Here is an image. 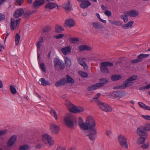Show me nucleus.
Masks as SVG:
<instances>
[{
    "label": "nucleus",
    "mask_w": 150,
    "mask_h": 150,
    "mask_svg": "<svg viewBox=\"0 0 150 150\" xmlns=\"http://www.w3.org/2000/svg\"><path fill=\"white\" fill-rule=\"evenodd\" d=\"M78 123L80 127L84 130L85 133H88L87 136L92 141H94L95 136L97 134V130L95 122L93 118L91 116L88 117L86 122H84L82 119L79 117Z\"/></svg>",
    "instance_id": "obj_1"
},
{
    "label": "nucleus",
    "mask_w": 150,
    "mask_h": 150,
    "mask_svg": "<svg viewBox=\"0 0 150 150\" xmlns=\"http://www.w3.org/2000/svg\"><path fill=\"white\" fill-rule=\"evenodd\" d=\"M64 122L65 125L68 127L71 128L74 125V123L76 122V119L71 115L69 114L64 118Z\"/></svg>",
    "instance_id": "obj_2"
},
{
    "label": "nucleus",
    "mask_w": 150,
    "mask_h": 150,
    "mask_svg": "<svg viewBox=\"0 0 150 150\" xmlns=\"http://www.w3.org/2000/svg\"><path fill=\"white\" fill-rule=\"evenodd\" d=\"M42 140L46 145L50 147L54 145V143L52 137L46 134L42 135Z\"/></svg>",
    "instance_id": "obj_3"
},
{
    "label": "nucleus",
    "mask_w": 150,
    "mask_h": 150,
    "mask_svg": "<svg viewBox=\"0 0 150 150\" xmlns=\"http://www.w3.org/2000/svg\"><path fill=\"white\" fill-rule=\"evenodd\" d=\"M113 65V63L108 62H101L100 67L101 72L103 73H109V70L107 67H112Z\"/></svg>",
    "instance_id": "obj_4"
},
{
    "label": "nucleus",
    "mask_w": 150,
    "mask_h": 150,
    "mask_svg": "<svg viewBox=\"0 0 150 150\" xmlns=\"http://www.w3.org/2000/svg\"><path fill=\"white\" fill-rule=\"evenodd\" d=\"M118 140L120 146L122 148L126 149H128L127 139L126 137L120 135L118 137Z\"/></svg>",
    "instance_id": "obj_5"
},
{
    "label": "nucleus",
    "mask_w": 150,
    "mask_h": 150,
    "mask_svg": "<svg viewBox=\"0 0 150 150\" xmlns=\"http://www.w3.org/2000/svg\"><path fill=\"white\" fill-rule=\"evenodd\" d=\"M137 78L136 76H133L124 81L122 84L124 88L132 85L134 83L133 81L136 80Z\"/></svg>",
    "instance_id": "obj_6"
},
{
    "label": "nucleus",
    "mask_w": 150,
    "mask_h": 150,
    "mask_svg": "<svg viewBox=\"0 0 150 150\" xmlns=\"http://www.w3.org/2000/svg\"><path fill=\"white\" fill-rule=\"evenodd\" d=\"M54 63L55 69L58 70L59 68L60 70H63L65 67V65L63 63H62L60 60L57 58H55L54 59Z\"/></svg>",
    "instance_id": "obj_7"
},
{
    "label": "nucleus",
    "mask_w": 150,
    "mask_h": 150,
    "mask_svg": "<svg viewBox=\"0 0 150 150\" xmlns=\"http://www.w3.org/2000/svg\"><path fill=\"white\" fill-rule=\"evenodd\" d=\"M97 105L102 110L105 112H110L112 111L110 106L106 103L101 102Z\"/></svg>",
    "instance_id": "obj_8"
},
{
    "label": "nucleus",
    "mask_w": 150,
    "mask_h": 150,
    "mask_svg": "<svg viewBox=\"0 0 150 150\" xmlns=\"http://www.w3.org/2000/svg\"><path fill=\"white\" fill-rule=\"evenodd\" d=\"M144 128L143 126H140L138 128L137 132L139 136L147 137L148 132Z\"/></svg>",
    "instance_id": "obj_9"
},
{
    "label": "nucleus",
    "mask_w": 150,
    "mask_h": 150,
    "mask_svg": "<svg viewBox=\"0 0 150 150\" xmlns=\"http://www.w3.org/2000/svg\"><path fill=\"white\" fill-rule=\"evenodd\" d=\"M126 95L125 92L124 91H117L114 92L112 96L114 97V99L118 100L120 98L124 97Z\"/></svg>",
    "instance_id": "obj_10"
},
{
    "label": "nucleus",
    "mask_w": 150,
    "mask_h": 150,
    "mask_svg": "<svg viewBox=\"0 0 150 150\" xmlns=\"http://www.w3.org/2000/svg\"><path fill=\"white\" fill-rule=\"evenodd\" d=\"M149 56V54H141L138 55L137 57V59L133 60L130 61L132 64H135L142 62L143 61V59L148 57Z\"/></svg>",
    "instance_id": "obj_11"
},
{
    "label": "nucleus",
    "mask_w": 150,
    "mask_h": 150,
    "mask_svg": "<svg viewBox=\"0 0 150 150\" xmlns=\"http://www.w3.org/2000/svg\"><path fill=\"white\" fill-rule=\"evenodd\" d=\"M45 2V0H35L33 3V7L35 9H37L44 5Z\"/></svg>",
    "instance_id": "obj_12"
},
{
    "label": "nucleus",
    "mask_w": 150,
    "mask_h": 150,
    "mask_svg": "<svg viewBox=\"0 0 150 150\" xmlns=\"http://www.w3.org/2000/svg\"><path fill=\"white\" fill-rule=\"evenodd\" d=\"M77 59L79 63L83 67L85 70H87L88 67L86 62V59L85 58L78 57Z\"/></svg>",
    "instance_id": "obj_13"
},
{
    "label": "nucleus",
    "mask_w": 150,
    "mask_h": 150,
    "mask_svg": "<svg viewBox=\"0 0 150 150\" xmlns=\"http://www.w3.org/2000/svg\"><path fill=\"white\" fill-rule=\"evenodd\" d=\"M75 22L74 20L71 18L67 19L65 21L64 25V27L71 28L74 26Z\"/></svg>",
    "instance_id": "obj_14"
},
{
    "label": "nucleus",
    "mask_w": 150,
    "mask_h": 150,
    "mask_svg": "<svg viewBox=\"0 0 150 150\" xmlns=\"http://www.w3.org/2000/svg\"><path fill=\"white\" fill-rule=\"evenodd\" d=\"M50 129L52 134H56L58 133L59 129V127L58 126L53 123L50 124Z\"/></svg>",
    "instance_id": "obj_15"
},
{
    "label": "nucleus",
    "mask_w": 150,
    "mask_h": 150,
    "mask_svg": "<svg viewBox=\"0 0 150 150\" xmlns=\"http://www.w3.org/2000/svg\"><path fill=\"white\" fill-rule=\"evenodd\" d=\"M65 105L69 111L71 112H73L75 106L70 101L67 100L65 102Z\"/></svg>",
    "instance_id": "obj_16"
},
{
    "label": "nucleus",
    "mask_w": 150,
    "mask_h": 150,
    "mask_svg": "<svg viewBox=\"0 0 150 150\" xmlns=\"http://www.w3.org/2000/svg\"><path fill=\"white\" fill-rule=\"evenodd\" d=\"M24 12V11L23 9L20 8L16 10L14 12L13 16L14 18H17L22 15Z\"/></svg>",
    "instance_id": "obj_17"
},
{
    "label": "nucleus",
    "mask_w": 150,
    "mask_h": 150,
    "mask_svg": "<svg viewBox=\"0 0 150 150\" xmlns=\"http://www.w3.org/2000/svg\"><path fill=\"white\" fill-rule=\"evenodd\" d=\"M124 13L131 17H135L138 16V12L135 10H132L129 11H126Z\"/></svg>",
    "instance_id": "obj_18"
},
{
    "label": "nucleus",
    "mask_w": 150,
    "mask_h": 150,
    "mask_svg": "<svg viewBox=\"0 0 150 150\" xmlns=\"http://www.w3.org/2000/svg\"><path fill=\"white\" fill-rule=\"evenodd\" d=\"M17 139V136L13 135L11 137L7 142V146L8 147L12 146L15 143Z\"/></svg>",
    "instance_id": "obj_19"
},
{
    "label": "nucleus",
    "mask_w": 150,
    "mask_h": 150,
    "mask_svg": "<svg viewBox=\"0 0 150 150\" xmlns=\"http://www.w3.org/2000/svg\"><path fill=\"white\" fill-rule=\"evenodd\" d=\"M58 7V5L55 3L49 2L45 6V8L47 9L51 10L55 8L56 6Z\"/></svg>",
    "instance_id": "obj_20"
},
{
    "label": "nucleus",
    "mask_w": 150,
    "mask_h": 150,
    "mask_svg": "<svg viewBox=\"0 0 150 150\" xmlns=\"http://www.w3.org/2000/svg\"><path fill=\"white\" fill-rule=\"evenodd\" d=\"M62 7L67 11H69L71 9L72 6L69 0L68 2H65L63 5Z\"/></svg>",
    "instance_id": "obj_21"
},
{
    "label": "nucleus",
    "mask_w": 150,
    "mask_h": 150,
    "mask_svg": "<svg viewBox=\"0 0 150 150\" xmlns=\"http://www.w3.org/2000/svg\"><path fill=\"white\" fill-rule=\"evenodd\" d=\"M91 5V3L88 0H84L80 4V6L83 8H86Z\"/></svg>",
    "instance_id": "obj_22"
},
{
    "label": "nucleus",
    "mask_w": 150,
    "mask_h": 150,
    "mask_svg": "<svg viewBox=\"0 0 150 150\" xmlns=\"http://www.w3.org/2000/svg\"><path fill=\"white\" fill-rule=\"evenodd\" d=\"M39 83L43 86L50 85L51 84L50 82L45 79L44 78H41L39 80Z\"/></svg>",
    "instance_id": "obj_23"
},
{
    "label": "nucleus",
    "mask_w": 150,
    "mask_h": 150,
    "mask_svg": "<svg viewBox=\"0 0 150 150\" xmlns=\"http://www.w3.org/2000/svg\"><path fill=\"white\" fill-rule=\"evenodd\" d=\"M78 49L80 51H83L85 50L90 51L92 49V48L91 47L86 45H81L79 47Z\"/></svg>",
    "instance_id": "obj_24"
},
{
    "label": "nucleus",
    "mask_w": 150,
    "mask_h": 150,
    "mask_svg": "<svg viewBox=\"0 0 150 150\" xmlns=\"http://www.w3.org/2000/svg\"><path fill=\"white\" fill-rule=\"evenodd\" d=\"M61 51L64 55H66L71 52V48L70 47H67L62 48Z\"/></svg>",
    "instance_id": "obj_25"
},
{
    "label": "nucleus",
    "mask_w": 150,
    "mask_h": 150,
    "mask_svg": "<svg viewBox=\"0 0 150 150\" xmlns=\"http://www.w3.org/2000/svg\"><path fill=\"white\" fill-rule=\"evenodd\" d=\"M99 81V83H97L99 88L103 86L108 82V80L105 78H102L100 79Z\"/></svg>",
    "instance_id": "obj_26"
},
{
    "label": "nucleus",
    "mask_w": 150,
    "mask_h": 150,
    "mask_svg": "<svg viewBox=\"0 0 150 150\" xmlns=\"http://www.w3.org/2000/svg\"><path fill=\"white\" fill-rule=\"evenodd\" d=\"M134 23V21H129L127 23L122 25V27L124 29H129L132 27V25Z\"/></svg>",
    "instance_id": "obj_27"
},
{
    "label": "nucleus",
    "mask_w": 150,
    "mask_h": 150,
    "mask_svg": "<svg viewBox=\"0 0 150 150\" xmlns=\"http://www.w3.org/2000/svg\"><path fill=\"white\" fill-rule=\"evenodd\" d=\"M64 79L65 81V84L67 83H74L75 82L74 80L72 79L68 74L66 76V78H64Z\"/></svg>",
    "instance_id": "obj_28"
},
{
    "label": "nucleus",
    "mask_w": 150,
    "mask_h": 150,
    "mask_svg": "<svg viewBox=\"0 0 150 150\" xmlns=\"http://www.w3.org/2000/svg\"><path fill=\"white\" fill-rule=\"evenodd\" d=\"M64 78L60 80L57 81L55 84V86L56 87H59L62 86L66 84Z\"/></svg>",
    "instance_id": "obj_29"
},
{
    "label": "nucleus",
    "mask_w": 150,
    "mask_h": 150,
    "mask_svg": "<svg viewBox=\"0 0 150 150\" xmlns=\"http://www.w3.org/2000/svg\"><path fill=\"white\" fill-rule=\"evenodd\" d=\"M92 25L93 27L95 29H102L104 27L103 26L97 22L93 23Z\"/></svg>",
    "instance_id": "obj_30"
},
{
    "label": "nucleus",
    "mask_w": 150,
    "mask_h": 150,
    "mask_svg": "<svg viewBox=\"0 0 150 150\" xmlns=\"http://www.w3.org/2000/svg\"><path fill=\"white\" fill-rule=\"evenodd\" d=\"M139 137L138 138L137 141V143L139 144H143L145 142L146 140V138L147 137H144V136H139Z\"/></svg>",
    "instance_id": "obj_31"
},
{
    "label": "nucleus",
    "mask_w": 150,
    "mask_h": 150,
    "mask_svg": "<svg viewBox=\"0 0 150 150\" xmlns=\"http://www.w3.org/2000/svg\"><path fill=\"white\" fill-rule=\"evenodd\" d=\"M98 88L99 87L98 84L96 83L88 86L87 88V90L88 91H90L95 90Z\"/></svg>",
    "instance_id": "obj_32"
},
{
    "label": "nucleus",
    "mask_w": 150,
    "mask_h": 150,
    "mask_svg": "<svg viewBox=\"0 0 150 150\" xmlns=\"http://www.w3.org/2000/svg\"><path fill=\"white\" fill-rule=\"evenodd\" d=\"M100 94L99 93H98L97 94L95 97H94L93 98V100L96 103V104L97 105L98 104L100 103L101 101H100L99 100V98H100Z\"/></svg>",
    "instance_id": "obj_33"
},
{
    "label": "nucleus",
    "mask_w": 150,
    "mask_h": 150,
    "mask_svg": "<svg viewBox=\"0 0 150 150\" xmlns=\"http://www.w3.org/2000/svg\"><path fill=\"white\" fill-rule=\"evenodd\" d=\"M55 30L57 33H60L64 31V29L62 26L56 25L55 26Z\"/></svg>",
    "instance_id": "obj_34"
},
{
    "label": "nucleus",
    "mask_w": 150,
    "mask_h": 150,
    "mask_svg": "<svg viewBox=\"0 0 150 150\" xmlns=\"http://www.w3.org/2000/svg\"><path fill=\"white\" fill-rule=\"evenodd\" d=\"M121 76L119 75H113L111 76L112 80L113 81H115L118 80L121 78Z\"/></svg>",
    "instance_id": "obj_35"
},
{
    "label": "nucleus",
    "mask_w": 150,
    "mask_h": 150,
    "mask_svg": "<svg viewBox=\"0 0 150 150\" xmlns=\"http://www.w3.org/2000/svg\"><path fill=\"white\" fill-rule=\"evenodd\" d=\"M30 148L28 144H24L20 146L18 148V150H28Z\"/></svg>",
    "instance_id": "obj_36"
},
{
    "label": "nucleus",
    "mask_w": 150,
    "mask_h": 150,
    "mask_svg": "<svg viewBox=\"0 0 150 150\" xmlns=\"http://www.w3.org/2000/svg\"><path fill=\"white\" fill-rule=\"evenodd\" d=\"M64 61L65 64L67 66L69 67L71 66V62L69 58L67 57H65L64 58Z\"/></svg>",
    "instance_id": "obj_37"
},
{
    "label": "nucleus",
    "mask_w": 150,
    "mask_h": 150,
    "mask_svg": "<svg viewBox=\"0 0 150 150\" xmlns=\"http://www.w3.org/2000/svg\"><path fill=\"white\" fill-rule=\"evenodd\" d=\"M84 110L83 108L82 107H80L77 108L75 106L73 113H76L82 112L84 111Z\"/></svg>",
    "instance_id": "obj_38"
},
{
    "label": "nucleus",
    "mask_w": 150,
    "mask_h": 150,
    "mask_svg": "<svg viewBox=\"0 0 150 150\" xmlns=\"http://www.w3.org/2000/svg\"><path fill=\"white\" fill-rule=\"evenodd\" d=\"M9 89L11 93L12 94H15L17 93V91L14 85L10 86Z\"/></svg>",
    "instance_id": "obj_39"
},
{
    "label": "nucleus",
    "mask_w": 150,
    "mask_h": 150,
    "mask_svg": "<svg viewBox=\"0 0 150 150\" xmlns=\"http://www.w3.org/2000/svg\"><path fill=\"white\" fill-rule=\"evenodd\" d=\"M21 36L18 33H16L15 36V42L16 44L18 45Z\"/></svg>",
    "instance_id": "obj_40"
},
{
    "label": "nucleus",
    "mask_w": 150,
    "mask_h": 150,
    "mask_svg": "<svg viewBox=\"0 0 150 150\" xmlns=\"http://www.w3.org/2000/svg\"><path fill=\"white\" fill-rule=\"evenodd\" d=\"M15 20L13 18H11V30H13L14 29L15 27L14 24L15 23Z\"/></svg>",
    "instance_id": "obj_41"
},
{
    "label": "nucleus",
    "mask_w": 150,
    "mask_h": 150,
    "mask_svg": "<svg viewBox=\"0 0 150 150\" xmlns=\"http://www.w3.org/2000/svg\"><path fill=\"white\" fill-rule=\"evenodd\" d=\"M120 18L123 20L125 23L127 22L128 20L127 16L125 15H122L120 16Z\"/></svg>",
    "instance_id": "obj_42"
},
{
    "label": "nucleus",
    "mask_w": 150,
    "mask_h": 150,
    "mask_svg": "<svg viewBox=\"0 0 150 150\" xmlns=\"http://www.w3.org/2000/svg\"><path fill=\"white\" fill-rule=\"evenodd\" d=\"M51 27L49 26H45L43 29V31L44 32H48L51 30Z\"/></svg>",
    "instance_id": "obj_43"
},
{
    "label": "nucleus",
    "mask_w": 150,
    "mask_h": 150,
    "mask_svg": "<svg viewBox=\"0 0 150 150\" xmlns=\"http://www.w3.org/2000/svg\"><path fill=\"white\" fill-rule=\"evenodd\" d=\"M79 74L81 77L84 78L87 77L88 76V74L87 73L82 71L79 72Z\"/></svg>",
    "instance_id": "obj_44"
},
{
    "label": "nucleus",
    "mask_w": 150,
    "mask_h": 150,
    "mask_svg": "<svg viewBox=\"0 0 150 150\" xmlns=\"http://www.w3.org/2000/svg\"><path fill=\"white\" fill-rule=\"evenodd\" d=\"M143 127L146 132L148 131H150V124H146Z\"/></svg>",
    "instance_id": "obj_45"
},
{
    "label": "nucleus",
    "mask_w": 150,
    "mask_h": 150,
    "mask_svg": "<svg viewBox=\"0 0 150 150\" xmlns=\"http://www.w3.org/2000/svg\"><path fill=\"white\" fill-rule=\"evenodd\" d=\"M70 40L72 42V43H75L76 42L79 41V39L76 38H72L70 39Z\"/></svg>",
    "instance_id": "obj_46"
},
{
    "label": "nucleus",
    "mask_w": 150,
    "mask_h": 150,
    "mask_svg": "<svg viewBox=\"0 0 150 150\" xmlns=\"http://www.w3.org/2000/svg\"><path fill=\"white\" fill-rule=\"evenodd\" d=\"M40 66L42 71L44 72H46V70L45 64L44 63H41L40 64Z\"/></svg>",
    "instance_id": "obj_47"
},
{
    "label": "nucleus",
    "mask_w": 150,
    "mask_h": 150,
    "mask_svg": "<svg viewBox=\"0 0 150 150\" xmlns=\"http://www.w3.org/2000/svg\"><path fill=\"white\" fill-rule=\"evenodd\" d=\"M113 88L116 89H124L122 84L119 85L115 86L113 87Z\"/></svg>",
    "instance_id": "obj_48"
},
{
    "label": "nucleus",
    "mask_w": 150,
    "mask_h": 150,
    "mask_svg": "<svg viewBox=\"0 0 150 150\" xmlns=\"http://www.w3.org/2000/svg\"><path fill=\"white\" fill-rule=\"evenodd\" d=\"M104 13L106 16L108 17L111 16L112 14L111 12L108 10L105 11L104 12Z\"/></svg>",
    "instance_id": "obj_49"
},
{
    "label": "nucleus",
    "mask_w": 150,
    "mask_h": 150,
    "mask_svg": "<svg viewBox=\"0 0 150 150\" xmlns=\"http://www.w3.org/2000/svg\"><path fill=\"white\" fill-rule=\"evenodd\" d=\"M149 146V143L148 142H146V144H144L142 145V147L144 149H147Z\"/></svg>",
    "instance_id": "obj_50"
},
{
    "label": "nucleus",
    "mask_w": 150,
    "mask_h": 150,
    "mask_svg": "<svg viewBox=\"0 0 150 150\" xmlns=\"http://www.w3.org/2000/svg\"><path fill=\"white\" fill-rule=\"evenodd\" d=\"M31 14L30 12L27 11L25 12L24 15L25 17L27 18Z\"/></svg>",
    "instance_id": "obj_51"
},
{
    "label": "nucleus",
    "mask_w": 150,
    "mask_h": 150,
    "mask_svg": "<svg viewBox=\"0 0 150 150\" xmlns=\"http://www.w3.org/2000/svg\"><path fill=\"white\" fill-rule=\"evenodd\" d=\"M16 4L20 5L23 2V0H15Z\"/></svg>",
    "instance_id": "obj_52"
},
{
    "label": "nucleus",
    "mask_w": 150,
    "mask_h": 150,
    "mask_svg": "<svg viewBox=\"0 0 150 150\" xmlns=\"http://www.w3.org/2000/svg\"><path fill=\"white\" fill-rule=\"evenodd\" d=\"M122 23L120 21H115L114 25H115V26H119L122 25Z\"/></svg>",
    "instance_id": "obj_53"
},
{
    "label": "nucleus",
    "mask_w": 150,
    "mask_h": 150,
    "mask_svg": "<svg viewBox=\"0 0 150 150\" xmlns=\"http://www.w3.org/2000/svg\"><path fill=\"white\" fill-rule=\"evenodd\" d=\"M64 36V35L62 34H59L55 36L54 37L56 39H59L62 38Z\"/></svg>",
    "instance_id": "obj_54"
},
{
    "label": "nucleus",
    "mask_w": 150,
    "mask_h": 150,
    "mask_svg": "<svg viewBox=\"0 0 150 150\" xmlns=\"http://www.w3.org/2000/svg\"><path fill=\"white\" fill-rule=\"evenodd\" d=\"M7 132V130L6 129H4L3 130L0 131V136H2L5 134Z\"/></svg>",
    "instance_id": "obj_55"
},
{
    "label": "nucleus",
    "mask_w": 150,
    "mask_h": 150,
    "mask_svg": "<svg viewBox=\"0 0 150 150\" xmlns=\"http://www.w3.org/2000/svg\"><path fill=\"white\" fill-rule=\"evenodd\" d=\"M142 117L144 119L150 120V115H142Z\"/></svg>",
    "instance_id": "obj_56"
},
{
    "label": "nucleus",
    "mask_w": 150,
    "mask_h": 150,
    "mask_svg": "<svg viewBox=\"0 0 150 150\" xmlns=\"http://www.w3.org/2000/svg\"><path fill=\"white\" fill-rule=\"evenodd\" d=\"M138 103L139 105L142 108H144V107L145 106V105H146L143 103L139 102Z\"/></svg>",
    "instance_id": "obj_57"
},
{
    "label": "nucleus",
    "mask_w": 150,
    "mask_h": 150,
    "mask_svg": "<svg viewBox=\"0 0 150 150\" xmlns=\"http://www.w3.org/2000/svg\"><path fill=\"white\" fill-rule=\"evenodd\" d=\"M36 46L37 47V50L38 51V50L40 49L41 47V43H40V42H38L36 45Z\"/></svg>",
    "instance_id": "obj_58"
},
{
    "label": "nucleus",
    "mask_w": 150,
    "mask_h": 150,
    "mask_svg": "<svg viewBox=\"0 0 150 150\" xmlns=\"http://www.w3.org/2000/svg\"><path fill=\"white\" fill-rule=\"evenodd\" d=\"M5 16L2 14L0 13V21L4 20Z\"/></svg>",
    "instance_id": "obj_59"
},
{
    "label": "nucleus",
    "mask_w": 150,
    "mask_h": 150,
    "mask_svg": "<svg viewBox=\"0 0 150 150\" xmlns=\"http://www.w3.org/2000/svg\"><path fill=\"white\" fill-rule=\"evenodd\" d=\"M42 144H39L36 146L35 147L37 149H40L42 148Z\"/></svg>",
    "instance_id": "obj_60"
},
{
    "label": "nucleus",
    "mask_w": 150,
    "mask_h": 150,
    "mask_svg": "<svg viewBox=\"0 0 150 150\" xmlns=\"http://www.w3.org/2000/svg\"><path fill=\"white\" fill-rule=\"evenodd\" d=\"M21 20V19H19L18 20H17L16 21L15 23L16 24V27L19 24L20 21Z\"/></svg>",
    "instance_id": "obj_61"
},
{
    "label": "nucleus",
    "mask_w": 150,
    "mask_h": 150,
    "mask_svg": "<svg viewBox=\"0 0 150 150\" xmlns=\"http://www.w3.org/2000/svg\"><path fill=\"white\" fill-rule=\"evenodd\" d=\"M54 116V117L56 120L58 119L56 111H55L53 114Z\"/></svg>",
    "instance_id": "obj_62"
},
{
    "label": "nucleus",
    "mask_w": 150,
    "mask_h": 150,
    "mask_svg": "<svg viewBox=\"0 0 150 150\" xmlns=\"http://www.w3.org/2000/svg\"><path fill=\"white\" fill-rule=\"evenodd\" d=\"M4 48L3 45L2 44H0V52H1Z\"/></svg>",
    "instance_id": "obj_63"
},
{
    "label": "nucleus",
    "mask_w": 150,
    "mask_h": 150,
    "mask_svg": "<svg viewBox=\"0 0 150 150\" xmlns=\"http://www.w3.org/2000/svg\"><path fill=\"white\" fill-rule=\"evenodd\" d=\"M145 106L144 107V108H145L146 110H150V107H149V106H147L146 105H145Z\"/></svg>",
    "instance_id": "obj_64"
}]
</instances>
